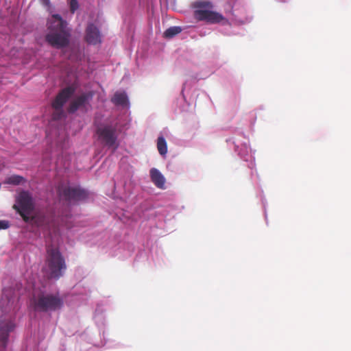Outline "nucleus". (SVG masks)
<instances>
[{
  "instance_id": "22",
  "label": "nucleus",
  "mask_w": 351,
  "mask_h": 351,
  "mask_svg": "<svg viewBox=\"0 0 351 351\" xmlns=\"http://www.w3.org/2000/svg\"><path fill=\"white\" fill-rule=\"evenodd\" d=\"M79 109H80L79 106L77 105L76 100L74 99L73 101H72L70 103V104L67 108V111L69 114H73Z\"/></svg>"
},
{
  "instance_id": "11",
  "label": "nucleus",
  "mask_w": 351,
  "mask_h": 351,
  "mask_svg": "<svg viewBox=\"0 0 351 351\" xmlns=\"http://www.w3.org/2000/svg\"><path fill=\"white\" fill-rule=\"evenodd\" d=\"M84 38L91 45H97L101 43V34L99 27L93 23H88L86 27Z\"/></svg>"
},
{
  "instance_id": "24",
  "label": "nucleus",
  "mask_w": 351,
  "mask_h": 351,
  "mask_svg": "<svg viewBox=\"0 0 351 351\" xmlns=\"http://www.w3.org/2000/svg\"><path fill=\"white\" fill-rule=\"evenodd\" d=\"M40 1L43 6L47 8L48 11H50L52 7L50 0H40Z\"/></svg>"
},
{
  "instance_id": "1",
  "label": "nucleus",
  "mask_w": 351,
  "mask_h": 351,
  "mask_svg": "<svg viewBox=\"0 0 351 351\" xmlns=\"http://www.w3.org/2000/svg\"><path fill=\"white\" fill-rule=\"evenodd\" d=\"M47 26L45 40L49 45L58 49H64L69 45L71 29L60 14H52L47 20Z\"/></svg>"
},
{
  "instance_id": "3",
  "label": "nucleus",
  "mask_w": 351,
  "mask_h": 351,
  "mask_svg": "<svg viewBox=\"0 0 351 351\" xmlns=\"http://www.w3.org/2000/svg\"><path fill=\"white\" fill-rule=\"evenodd\" d=\"M67 269L65 258L59 247L53 245L46 249L45 274L49 280H58Z\"/></svg>"
},
{
  "instance_id": "19",
  "label": "nucleus",
  "mask_w": 351,
  "mask_h": 351,
  "mask_svg": "<svg viewBox=\"0 0 351 351\" xmlns=\"http://www.w3.org/2000/svg\"><path fill=\"white\" fill-rule=\"evenodd\" d=\"M182 31V29L180 27L173 26L168 28L164 32V36L167 38H173L174 36L178 34Z\"/></svg>"
},
{
  "instance_id": "4",
  "label": "nucleus",
  "mask_w": 351,
  "mask_h": 351,
  "mask_svg": "<svg viewBox=\"0 0 351 351\" xmlns=\"http://www.w3.org/2000/svg\"><path fill=\"white\" fill-rule=\"evenodd\" d=\"M75 88L73 86H69L62 89L60 93L55 97L52 106L54 112L52 114L51 119L49 123V128L47 129V135H49V130L51 128L54 127L55 134L58 132L59 121L65 118V112L63 110L64 104L69 100V99L74 95Z\"/></svg>"
},
{
  "instance_id": "14",
  "label": "nucleus",
  "mask_w": 351,
  "mask_h": 351,
  "mask_svg": "<svg viewBox=\"0 0 351 351\" xmlns=\"http://www.w3.org/2000/svg\"><path fill=\"white\" fill-rule=\"evenodd\" d=\"M93 97V93L91 91L83 93L80 96L77 97L76 100L80 109L87 111L89 106V103Z\"/></svg>"
},
{
  "instance_id": "5",
  "label": "nucleus",
  "mask_w": 351,
  "mask_h": 351,
  "mask_svg": "<svg viewBox=\"0 0 351 351\" xmlns=\"http://www.w3.org/2000/svg\"><path fill=\"white\" fill-rule=\"evenodd\" d=\"M99 143L114 152L119 147V131L117 123H101L96 129Z\"/></svg>"
},
{
  "instance_id": "13",
  "label": "nucleus",
  "mask_w": 351,
  "mask_h": 351,
  "mask_svg": "<svg viewBox=\"0 0 351 351\" xmlns=\"http://www.w3.org/2000/svg\"><path fill=\"white\" fill-rule=\"evenodd\" d=\"M71 214L69 211H66L65 214H56L55 212L52 213L51 218L49 223V226L55 228H59L61 226H63L64 223L66 222L67 219L70 218Z\"/></svg>"
},
{
  "instance_id": "20",
  "label": "nucleus",
  "mask_w": 351,
  "mask_h": 351,
  "mask_svg": "<svg viewBox=\"0 0 351 351\" xmlns=\"http://www.w3.org/2000/svg\"><path fill=\"white\" fill-rule=\"evenodd\" d=\"M139 3L143 6L146 5L147 7L149 14L152 16L154 15V2L152 0H139Z\"/></svg>"
},
{
  "instance_id": "9",
  "label": "nucleus",
  "mask_w": 351,
  "mask_h": 351,
  "mask_svg": "<svg viewBox=\"0 0 351 351\" xmlns=\"http://www.w3.org/2000/svg\"><path fill=\"white\" fill-rule=\"evenodd\" d=\"M16 324L10 319H0V351H5L10 334L15 330Z\"/></svg>"
},
{
  "instance_id": "12",
  "label": "nucleus",
  "mask_w": 351,
  "mask_h": 351,
  "mask_svg": "<svg viewBox=\"0 0 351 351\" xmlns=\"http://www.w3.org/2000/svg\"><path fill=\"white\" fill-rule=\"evenodd\" d=\"M111 101L115 106H120L123 109H128L130 108L129 98L125 91H117Z\"/></svg>"
},
{
  "instance_id": "23",
  "label": "nucleus",
  "mask_w": 351,
  "mask_h": 351,
  "mask_svg": "<svg viewBox=\"0 0 351 351\" xmlns=\"http://www.w3.org/2000/svg\"><path fill=\"white\" fill-rule=\"evenodd\" d=\"M10 223L8 220H0V230H7L10 228Z\"/></svg>"
},
{
  "instance_id": "26",
  "label": "nucleus",
  "mask_w": 351,
  "mask_h": 351,
  "mask_svg": "<svg viewBox=\"0 0 351 351\" xmlns=\"http://www.w3.org/2000/svg\"><path fill=\"white\" fill-rule=\"evenodd\" d=\"M154 174H155V172H154V167L151 168L149 169V177L152 181L154 182Z\"/></svg>"
},
{
  "instance_id": "17",
  "label": "nucleus",
  "mask_w": 351,
  "mask_h": 351,
  "mask_svg": "<svg viewBox=\"0 0 351 351\" xmlns=\"http://www.w3.org/2000/svg\"><path fill=\"white\" fill-rule=\"evenodd\" d=\"M156 146L159 154L162 156H165L167 153V143L163 136H158Z\"/></svg>"
},
{
  "instance_id": "16",
  "label": "nucleus",
  "mask_w": 351,
  "mask_h": 351,
  "mask_svg": "<svg viewBox=\"0 0 351 351\" xmlns=\"http://www.w3.org/2000/svg\"><path fill=\"white\" fill-rule=\"evenodd\" d=\"M26 182L25 178L19 175H11L6 178L5 183L10 185L18 186Z\"/></svg>"
},
{
  "instance_id": "25",
  "label": "nucleus",
  "mask_w": 351,
  "mask_h": 351,
  "mask_svg": "<svg viewBox=\"0 0 351 351\" xmlns=\"http://www.w3.org/2000/svg\"><path fill=\"white\" fill-rule=\"evenodd\" d=\"M154 174H155V172H154V167L151 168L149 169V177L152 181L154 182Z\"/></svg>"
},
{
  "instance_id": "18",
  "label": "nucleus",
  "mask_w": 351,
  "mask_h": 351,
  "mask_svg": "<svg viewBox=\"0 0 351 351\" xmlns=\"http://www.w3.org/2000/svg\"><path fill=\"white\" fill-rule=\"evenodd\" d=\"M166 180L159 171L155 169V185L161 189H165Z\"/></svg>"
},
{
  "instance_id": "10",
  "label": "nucleus",
  "mask_w": 351,
  "mask_h": 351,
  "mask_svg": "<svg viewBox=\"0 0 351 351\" xmlns=\"http://www.w3.org/2000/svg\"><path fill=\"white\" fill-rule=\"evenodd\" d=\"M194 17L198 21H206L208 23H219L225 21V17L220 13L213 10H195Z\"/></svg>"
},
{
  "instance_id": "21",
  "label": "nucleus",
  "mask_w": 351,
  "mask_h": 351,
  "mask_svg": "<svg viewBox=\"0 0 351 351\" xmlns=\"http://www.w3.org/2000/svg\"><path fill=\"white\" fill-rule=\"evenodd\" d=\"M67 3L72 14H74L80 7L77 0H67Z\"/></svg>"
},
{
  "instance_id": "7",
  "label": "nucleus",
  "mask_w": 351,
  "mask_h": 351,
  "mask_svg": "<svg viewBox=\"0 0 351 351\" xmlns=\"http://www.w3.org/2000/svg\"><path fill=\"white\" fill-rule=\"evenodd\" d=\"M14 208L25 221H27L34 209V201L32 194L28 191H21L16 197Z\"/></svg>"
},
{
  "instance_id": "8",
  "label": "nucleus",
  "mask_w": 351,
  "mask_h": 351,
  "mask_svg": "<svg viewBox=\"0 0 351 351\" xmlns=\"http://www.w3.org/2000/svg\"><path fill=\"white\" fill-rule=\"evenodd\" d=\"M104 308L103 307V305L101 304H97L95 313H94V320L99 330V335L102 337V339L101 342L99 344H95V346L98 347H106L107 348H112V346L110 344H108V340L106 339V331H105V326H106V318L104 315Z\"/></svg>"
},
{
  "instance_id": "6",
  "label": "nucleus",
  "mask_w": 351,
  "mask_h": 351,
  "mask_svg": "<svg viewBox=\"0 0 351 351\" xmlns=\"http://www.w3.org/2000/svg\"><path fill=\"white\" fill-rule=\"evenodd\" d=\"M58 192L59 197L69 204H75L88 197V191L80 186L62 185L58 187Z\"/></svg>"
},
{
  "instance_id": "15",
  "label": "nucleus",
  "mask_w": 351,
  "mask_h": 351,
  "mask_svg": "<svg viewBox=\"0 0 351 351\" xmlns=\"http://www.w3.org/2000/svg\"><path fill=\"white\" fill-rule=\"evenodd\" d=\"M192 6L195 10H213L214 8L213 3L207 0H197L193 3Z\"/></svg>"
},
{
  "instance_id": "2",
  "label": "nucleus",
  "mask_w": 351,
  "mask_h": 351,
  "mask_svg": "<svg viewBox=\"0 0 351 351\" xmlns=\"http://www.w3.org/2000/svg\"><path fill=\"white\" fill-rule=\"evenodd\" d=\"M64 305L60 293L40 291L34 293L29 300V308L34 313H52L61 310Z\"/></svg>"
}]
</instances>
